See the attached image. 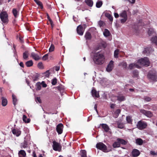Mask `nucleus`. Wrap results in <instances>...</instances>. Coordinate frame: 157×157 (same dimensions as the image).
I'll use <instances>...</instances> for the list:
<instances>
[{"label": "nucleus", "instance_id": "obj_1", "mask_svg": "<svg viewBox=\"0 0 157 157\" xmlns=\"http://www.w3.org/2000/svg\"><path fill=\"white\" fill-rule=\"evenodd\" d=\"M105 57L104 54L100 52L95 53L93 56V59L94 63L97 64L101 65L105 61Z\"/></svg>", "mask_w": 157, "mask_h": 157}, {"label": "nucleus", "instance_id": "obj_2", "mask_svg": "<svg viewBox=\"0 0 157 157\" xmlns=\"http://www.w3.org/2000/svg\"><path fill=\"white\" fill-rule=\"evenodd\" d=\"M148 78L150 80L153 81H157V74L155 71H150L147 75Z\"/></svg>", "mask_w": 157, "mask_h": 157}, {"label": "nucleus", "instance_id": "obj_3", "mask_svg": "<svg viewBox=\"0 0 157 157\" xmlns=\"http://www.w3.org/2000/svg\"><path fill=\"white\" fill-rule=\"evenodd\" d=\"M0 18L4 23H7L8 22V15L6 11H2L0 14Z\"/></svg>", "mask_w": 157, "mask_h": 157}, {"label": "nucleus", "instance_id": "obj_4", "mask_svg": "<svg viewBox=\"0 0 157 157\" xmlns=\"http://www.w3.org/2000/svg\"><path fill=\"white\" fill-rule=\"evenodd\" d=\"M137 63L145 67L149 66L150 63L147 57H144L139 59Z\"/></svg>", "mask_w": 157, "mask_h": 157}, {"label": "nucleus", "instance_id": "obj_5", "mask_svg": "<svg viewBox=\"0 0 157 157\" xmlns=\"http://www.w3.org/2000/svg\"><path fill=\"white\" fill-rule=\"evenodd\" d=\"M97 148L105 152H108L107 147L106 145L102 142H99L96 145Z\"/></svg>", "mask_w": 157, "mask_h": 157}, {"label": "nucleus", "instance_id": "obj_6", "mask_svg": "<svg viewBox=\"0 0 157 157\" xmlns=\"http://www.w3.org/2000/svg\"><path fill=\"white\" fill-rule=\"evenodd\" d=\"M120 17L123 18L120 21L121 23L123 24L126 22L128 19V16L126 11H123L120 14Z\"/></svg>", "mask_w": 157, "mask_h": 157}, {"label": "nucleus", "instance_id": "obj_7", "mask_svg": "<svg viewBox=\"0 0 157 157\" xmlns=\"http://www.w3.org/2000/svg\"><path fill=\"white\" fill-rule=\"evenodd\" d=\"M136 126L139 129L142 130L146 127L147 124L146 122L141 120L138 122Z\"/></svg>", "mask_w": 157, "mask_h": 157}, {"label": "nucleus", "instance_id": "obj_8", "mask_svg": "<svg viewBox=\"0 0 157 157\" xmlns=\"http://www.w3.org/2000/svg\"><path fill=\"white\" fill-rule=\"evenodd\" d=\"M53 148L55 151H60L61 148V146L59 143L55 141L53 142Z\"/></svg>", "mask_w": 157, "mask_h": 157}, {"label": "nucleus", "instance_id": "obj_9", "mask_svg": "<svg viewBox=\"0 0 157 157\" xmlns=\"http://www.w3.org/2000/svg\"><path fill=\"white\" fill-rule=\"evenodd\" d=\"M140 112L145 115L147 117L151 118L153 116V114L149 111L145 110L144 109H141Z\"/></svg>", "mask_w": 157, "mask_h": 157}, {"label": "nucleus", "instance_id": "obj_10", "mask_svg": "<svg viewBox=\"0 0 157 157\" xmlns=\"http://www.w3.org/2000/svg\"><path fill=\"white\" fill-rule=\"evenodd\" d=\"M63 128V125L62 123L59 124L57 125L56 130L59 134H60L62 133Z\"/></svg>", "mask_w": 157, "mask_h": 157}, {"label": "nucleus", "instance_id": "obj_11", "mask_svg": "<svg viewBox=\"0 0 157 157\" xmlns=\"http://www.w3.org/2000/svg\"><path fill=\"white\" fill-rule=\"evenodd\" d=\"M84 29L81 25H79L77 28V33L80 35H82L84 31Z\"/></svg>", "mask_w": 157, "mask_h": 157}, {"label": "nucleus", "instance_id": "obj_12", "mask_svg": "<svg viewBox=\"0 0 157 157\" xmlns=\"http://www.w3.org/2000/svg\"><path fill=\"white\" fill-rule=\"evenodd\" d=\"M113 61L112 60L110 61L106 68L107 71L109 72L112 71L113 67Z\"/></svg>", "mask_w": 157, "mask_h": 157}, {"label": "nucleus", "instance_id": "obj_13", "mask_svg": "<svg viewBox=\"0 0 157 157\" xmlns=\"http://www.w3.org/2000/svg\"><path fill=\"white\" fill-rule=\"evenodd\" d=\"M117 124V127L118 128L121 129L124 128V125L123 123L122 122L121 120H119L116 121Z\"/></svg>", "mask_w": 157, "mask_h": 157}, {"label": "nucleus", "instance_id": "obj_14", "mask_svg": "<svg viewBox=\"0 0 157 157\" xmlns=\"http://www.w3.org/2000/svg\"><path fill=\"white\" fill-rule=\"evenodd\" d=\"M132 153L133 157H136L140 154V152L139 150L134 149L132 151Z\"/></svg>", "mask_w": 157, "mask_h": 157}, {"label": "nucleus", "instance_id": "obj_15", "mask_svg": "<svg viewBox=\"0 0 157 157\" xmlns=\"http://www.w3.org/2000/svg\"><path fill=\"white\" fill-rule=\"evenodd\" d=\"M13 133L17 136H19L21 133V131L17 128H14L12 130Z\"/></svg>", "mask_w": 157, "mask_h": 157}, {"label": "nucleus", "instance_id": "obj_16", "mask_svg": "<svg viewBox=\"0 0 157 157\" xmlns=\"http://www.w3.org/2000/svg\"><path fill=\"white\" fill-rule=\"evenodd\" d=\"M135 67L140 68H141V67L137 63H131L129 65L128 68L130 70L134 69Z\"/></svg>", "mask_w": 157, "mask_h": 157}, {"label": "nucleus", "instance_id": "obj_17", "mask_svg": "<svg viewBox=\"0 0 157 157\" xmlns=\"http://www.w3.org/2000/svg\"><path fill=\"white\" fill-rule=\"evenodd\" d=\"M153 51V49L151 48H147L144 49L143 52L144 54H146V56H148L151 52Z\"/></svg>", "mask_w": 157, "mask_h": 157}, {"label": "nucleus", "instance_id": "obj_18", "mask_svg": "<svg viewBox=\"0 0 157 157\" xmlns=\"http://www.w3.org/2000/svg\"><path fill=\"white\" fill-rule=\"evenodd\" d=\"M91 94L94 97L98 98L99 97V94L95 89H92L91 90Z\"/></svg>", "mask_w": 157, "mask_h": 157}, {"label": "nucleus", "instance_id": "obj_19", "mask_svg": "<svg viewBox=\"0 0 157 157\" xmlns=\"http://www.w3.org/2000/svg\"><path fill=\"white\" fill-rule=\"evenodd\" d=\"M31 56L33 59L36 60H38L40 59L39 56L33 52L31 53Z\"/></svg>", "mask_w": 157, "mask_h": 157}, {"label": "nucleus", "instance_id": "obj_20", "mask_svg": "<svg viewBox=\"0 0 157 157\" xmlns=\"http://www.w3.org/2000/svg\"><path fill=\"white\" fill-rule=\"evenodd\" d=\"M100 126H101L102 128L103 129L104 131L106 132H108L109 128L108 125L106 124H100Z\"/></svg>", "mask_w": 157, "mask_h": 157}, {"label": "nucleus", "instance_id": "obj_21", "mask_svg": "<svg viewBox=\"0 0 157 157\" xmlns=\"http://www.w3.org/2000/svg\"><path fill=\"white\" fill-rule=\"evenodd\" d=\"M117 100L120 102L125 101L126 99L125 97L122 95H119L116 96Z\"/></svg>", "mask_w": 157, "mask_h": 157}, {"label": "nucleus", "instance_id": "obj_22", "mask_svg": "<svg viewBox=\"0 0 157 157\" xmlns=\"http://www.w3.org/2000/svg\"><path fill=\"white\" fill-rule=\"evenodd\" d=\"M85 2L89 7H92L93 6L94 2L92 0H85Z\"/></svg>", "mask_w": 157, "mask_h": 157}, {"label": "nucleus", "instance_id": "obj_23", "mask_svg": "<svg viewBox=\"0 0 157 157\" xmlns=\"http://www.w3.org/2000/svg\"><path fill=\"white\" fill-rule=\"evenodd\" d=\"M19 157H25L26 155V153L25 151L24 150H21L18 152Z\"/></svg>", "mask_w": 157, "mask_h": 157}, {"label": "nucleus", "instance_id": "obj_24", "mask_svg": "<svg viewBox=\"0 0 157 157\" xmlns=\"http://www.w3.org/2000/svg\"><path fill=\"white\" fill-rule=\"evenodd\" d=\"M2 99V106H5L7 104V100L6 98H4V97H2L1 98Z\"/></svg>", "mask_w": 157, "mask_h": 157}, {"label": "nucleus", "instance_id": "obj_25", "mask_svg": "<svg viewBox=\"0 0 157 157\" xmlns=\"http://www.w3.org/2000/svg\"><path fill=\"white\" fill-rule=\"evenodd\" d=\"M117 141H119L120 144H121L123 145H125L127 143V141H125V140L121 138H118L117 139Z\"/></svg>", "mask_w": 157, "mask_h": 157}, {"label": "nucleus", "instance_id": "obj_26", "mask_svg": "<svg viewBox=\"0 0 157 157\" xmlns=\"http://www.w3.org/2000/svg\"><path fill=\"white\" fill-rule=\"evenodd\" d=\"M85 37L86 40H90L91 38V35L89 32H86L85 36Z\"/></svg>", "mask_w": 157, "mask_h": 157}, {"label": "nucleus", "instance_id": "obj_27", "mask_svg": "<svg viewBox=\"0 0 157 157\" xmlns=\"http://www.w3.org/2000/svg\"><path fill=\"white\" fill-rule=\"evenodd\" d=\"M121 145L119 142L118 141L115 142L113 144V147L114 148L119 147H120Z\"/></svg>", "mask_w": 157, "mask_h": 157}, {"label": "nucleus", "instance_id": "obj_28", "mask_svg": "<svg viewBox=\"0 0 157 157\" xmlns=\"http://www.w3.org/2000/svg\"><path fill=\"white\" fill-rule=\"evenodd\" d=\"M103 35L105 37H108L110 35V33L108 29H105L103 32Z\"/></svg>", "mask_w": 157, "mask_h": 157}, {"label": "nucleus", "instance_id": "obj_29", "mask_svg": "<svg viewBox=\"0 0 157 157\" xmlns=\"http://www.w3.org/2000/svg\"><path fill=\"white\" fill-rule=\"evenodd\" d=\"M143 140L141 138H138L136 140V144L139 145H142L143 144Z\"/></svg>", "mask_w": 157, "mask_h": 157}, {"label": "nucleus", "instance_id": "obj_30", "mask_svg": "<svg viewBox=\"0 0 157 157\" xmlns=\"http://www.w3.org/2000/svg\"><path fill=\"white\" fill-rule=\"evenodd\" d=\"M22 119L23 121L25 123H29L30 121V119L29 118H27L26 116L25 115H23Z\"/></svg>", "mask_w": 157, "mask_h": 157}, {"label": "nucleus", "instance_id": "obj_31", "mask_svg": "<svg viewBox=\"0 0 157 157\" xmlns=\"http://www.w3.org/2000/svg\"><path fill=\"white\" fill-rule=\"evenodd\" d=\"M103 4L102 2L100 0H98L96 3V6L98 8L101 7Z\"/></svg>", "mask_w": 157, "mask_h": 157}, {"label": "nucleus", "instance_id": "obj_32", "mask_svg": "<svg viewBox=\"0 0 157 157\" xmlns=\"http://www.w3.org/2000/svg\"><path fill=\"white\" fill-rule=\"evenodd\" d=\"M151 40L152 43L155 44L157 45V36H155L152 37Z\"/></svg>", "mask_w": 157, "mask_h": 157}, {"label": "nucleus", "instance_id": "obj_33", "mask_svg": "<svg viewBox=\"0 0 157 157\" xmlns=\"http://www.w3.org/2000/svg\"><path fill=\"white\" fill-rule=\"evenodd\" d=\"M12 13L15 17H17L18 15V11H17L16 9L13 8L12 10Z\"/></svg>", "mask_w": 157, "mask_h": 157}, {"label": "nucleus", "instance_id": "obj_34", "mask_svg": "<svg viewBox=\"0 0 157 157\" xmlns=\"http://www.w3.org/2000/svg\"><path fill=\"white\" fill-rule=\"evenodd\" d=\"M105 16L106 17L108 18L110 21H113V17L111 16V14L109 13H106L105 14Z\"/></svg>", "mask_w": 157, "mask_h": 157}, {"label": "nucleus", "instance_id": "obj_35", "mask_svg": "<svg viewBox=\"0 0 157 157\" xmlns=\"http://www.w3.org/2000/svg\"><path fill=\"white\" fill-rule=\"evenodd\" d=\"M121 113V110L120 109H117L114 112V117L115 118H117L119 114Z\"/></svg>", "mask_w": 157, "mask_h": 157}, {"label": "nucleus", "instance_id": "obj_36", "mask_svg": "<svg viewBox=\"0 0 157 157\" xmlns=\"http://www.w3.org/2000/svg\"><path fill=\"white\" fill-rule=\"evenodd\" d=\"M33 63L32 60H30L26 62L25 63V65L27 67H30L33 66Z\"/></svg>", "mask_w": 157, "mask_h": 157}, {"label": "nucleus", "instance_id": "obj_37", "mask_svg": "<svg viewBox=\"0 0 157 157\" xmlns=\"http://www.w3.org/2000/svg\"><path fill=\"white\" fill-rule=\"evenodd\" d=\"M119 66H122L124 68L126 69L127 67V63L126 62L123 61L120 63Z\"/></svg>", "mask_w": 157, "mask_h": 157}, {"label": "nucleus", "instance_id": "obj_38", "mask_svg": "<svg viewBox=\"0 0 157 157\" xmlns=\"http://www.w3.org/2000/svg\"><path fill=\"white\" fill-rule=\"evenodd\" d=\"M28 52L25 51L23 53V58L25 59H26L28 57Z\"/></svg>", "mask_w": 157, "mask_h": 157}, {"label": "nucleus", "instance_id": "obj_39", "mask_svg": "<svg viewBox=\"0 0 157 157\" xmlns=\"http://www.w3.org/2000/svg\"><path fill=\"white\" fill-rule=\"evenodd\" d=\"M12 99L13 104L15 106L17 104V99L16 98V96L14 95H12Z\"/></svg>", "mask_w": 157, "mask_h": 157}, {"label": "nucleus", "instance_id": "obj_40", "mask_svg": "<svg viewBox=\"0 0 157 157\" xmlns=\"http://www.w3.org/2000/svg\"><path fill=\"white\" fill-rule=\"evenodd\" d=\"M36 89L37 90H40L41 89V83L40 82H37L36 85Z\"/></svg>", "mask_w": 157, "mask_h": 157}, {"label": "nucleus", "instance_id": "obj_41", "mask_svg": "<svg viewBox=\"0 0 157 157\" xmlns=\"http://www.w3.org/2000/svg\"><path fill=\"white\" fill-rule=\"evenodd\" d=\"M81 157H87L86 152L85 150H82L81 151Z\"/></svg>", "mask_w": 157, "mask_h": 157}, {"label": "nucleus", "instance_id": "obj_42", "mask_svg": "<svg viewBox=\"0 0 157 157\" xmlns=\"http://www.w3.org/2000/svg\"><path fill=\"white\" fill-rule=\"evenodd\" d=\"M133 77L134 78H137L138 75V72L137 70H134L133 72Z\"/></svg>", "mask_w": 157, "mask_h": 157}, {"label": "nucleus", "instance_id": "obj_43", "mask_svg": "<svg viewBox=\"0 0 157 157\" xmlns=\"http://www.w3.org/2000/svg\"><path fill=\"white\" fill-rule=\"evenodd\" d=\"M27 145L28 144L27 142L26 141H25L23 143L21 144V147L25 148L27 147Z\"/></svg>", "mask_w": 157, "mask_h": 157}, {"label": "nucleus", "instance_id": "obj_44", "mask_svg": "<svg viewBox=\"0 0 157 157\" xmlns=\"http://www.w3.org/2000/svg\"><path fill=\"white\" fill-rule=\"evenodd\" d=\"M126 121L128 123L130 124L132 122V120L131 119V117L129 116H128L126 117Z\"/></svg>", "mask_w": 157, "mask_h": 157}, {"label": "nucleus", "instance_id": "obj_45", "mask_svg": "<svg viewBox=\"0 0 157 157\" xmlns=\"http://www.w3.org/2000/svg\"><path fill=\"white\" fill-rule=\"evenodd\" d=\"M55 47L53 44H51V46L49 48V52H52L54 50Z\"/></svg>", "mask_w": 157, "mask_h": 157}, {"label": "nucleus", "instance_id": "obj_46", "mask_svg": "<svg viewBox=\"0 0 157 157\" xmlns=\"http://www.w3.org/2000/svg\"><path fill=\"white\" fill-rule=\"evenodd\" d=\"M119 50L118 49L116 50L114 52V56L115 58H117L118 57V54Z\"/></svg>", "mask_w": 157, "mask_h": 157}, {"label": "nucleus", "instance_id": "obj_47", "mask_svg": "<svg viewBox=\"0 0 157 157\" xmlns=\"http://www.w3.org/2000/svg\"><path fill=\"white\" fill-rule=\"evenodd\" d=\"M154 32V30L152 29H149L148 31V33L149 36H150Z\"/></svg>", "mask_w": 157, "mask_h": 157}, {"label": "nucleus", "instance_id": "obj_48", "mask_svg": "<svg viewBox=\"0 0 157 157\" xmlns=\"http://www.w3.org/2000/svg\"><path fill=\"white\" fill-rule=\"evenodd\" d=\"M57 79L56 78H54L52 80V84L53 85H55L57 83Z\"/></svg>", "mask_w": 157, "mask_h": 157}, {"label": "nucleus", "instance_id": "obj_49", "mask_svg": "<svg viewBox=\"0 0 157 157\" xmlns=\"http://www.w3.org/2000/svg\"><path fill=\"white\" fill-rule=\"evenodd\" d=\"M36 4L40 7L41 9H43V4L41 2L39 1Z\"/></svg>", "mask_w": 157, "mask_h": 157}, {"label": "nucleus", "instance_id": "obj_50", "mask_svg": "<svg viewBox=\"0 0 157 157\" xmlns=\"http://www.w3.org/2000/svg\"><path fill=\"white\" fill-rule=\"evenodd\" d=\"M144 99L145 101H150L151 100V98L147 96H145L144 97Z\"/></svg>", "mask_w": 157, "mask_h": 157}, {"label": "nucleus", "instance_id": "obj_51", "mask_svg": "<svg viewBox=\"0 0 157 157\" xmlns=\"http://www.w3.org/2000/svg\"><path fill=\"white\" fill-rule=\"evenodd\" d=\"M38 67L39 68L42 69L43 68V64L42 63L40 62L38 64Z\"/></svg>", "mask_w": 157, "mask_h": 157}, {"label": "nucleus", "instance_id": "obj_52", "mask_svg": "<svg viewBox=\"0 0 157 157\" xmlns=\"http://www.w3.org/2000/svg\"><path fill=\"white\" fill-rule=\"evenodd\" d=\"M48 54H46L44 56H43L42 57V60H46L48 58Z\"/></svg>", "mask_w": 157, "mask_h": 157}, {"label": "nucleus", "instance_id": "obj_53", "mask_svg": "<svg viewBox=\"0 0 157 157\" xmlns=\"http://www.w3.org/2000/svg\"><path fill=\"white\" fill-rule=\"evenodd\" d=\"M57 89L58 90L60 91L62 90H63V86H59L58 87H57Z\"/></svg>", "mask_w": 157, "mask_h": 157}, {"label": "nucleus", "instance_id": "obj_54", "mask_svg": "<svg viewBox=\"0 0 157 157\" xmlns=\"http://www.w3.org/2000/svg\"><path fill=\"white\" fill-rule=\"evenodd\" d=\"M104 24V22L102 21H100L98 22V24L99 26L101 27Z\"/></svg>", "mask_w": 157, "mask_h": 157}, {"label": "nucleus", "instance_id": "obj_55", "mask_svg": "<svg viewBox=\"0 0 157 157\" xmlns=\"http://www.w3.org/2000/svg\"><path fill=\"white\" fill-rule=\"evenodd\" d=\"M36 101L38 102L39 103H41V100L39 97H37L36 98Z\"/></svg>", "mask_w": 157, "mask_h": 157}, {"label": "nucleus", "instance_id": "obj_56", "mask_svg": "<svg viewBox=\"0 0 157 157\" xmlns=\"http://www.w3.org/2000/svg\"><path fill=\"white\" fill-rule=\"evenodd\" d=\"M150 154L153 155H157V153L155 152L154 151H151L150 152Z\"/></svg>", "mask_w": 157, "mask_h": 157}, {"label": "nucleus", "instance_id": "obj_57", "mask_svg": "<svg viewBox=\"0 0 157 157\" xmlns=\"http://www.w3.org/2000/svg\"><path fill=\"white\" fill-rule=\"evenodd\" d=\"M42 86L44 87H46L47 86V84L45 83L44 81H42L41 83Z\"/></svg>", "mask_w": 157, "mask_h": 157}, {"label": "nucleus", "instance_id": "obj_58", "mask_svg": "<svg viewBox=\"0 0 157 157\" xmlns=\"http://www.w3.org/2000/svg\"><path fill=\"white\" fill-rule=\"evenodd\" d=\"M46 75V76L47 77H48L50 75V73L49 72V70H47L45 72Z\"/></svg>", "mask_w": 157, "mask_h": 157}, {"label": "nucleus", "instance_id": "obj_59", "mask_svg": "<svg viewBox=\"0 0 157 157\" xmlns=\"http://www.w3.org/2000/svg\"><path fill=\"white\" fill-rule=\"evenodd\" d=\"M116 105V104H114L112 103L110 104V107L111 109H114Z\"/></svg>", "mask_w": 157, "mask_h": 157}, {"label": "nucleus", "instance_id": "obj_60", "mask_svg": "<svg viewBox=\"0 0 157 157\" xmlns=\"http://www.w3.org/2000/svg\"><path fill=\"white\" fill-rule=\"evenodd\" d=\"M51 26L52 28L53 27V26H54V24H53V22L52 21H49Z\"/></svg>", "mask_w": 157, "mask_h": 157}, {"label": "nucleus", "instance_id": "obj_61", "mask_svg": "<svg viewBox=\"0 0 157 157\" xmlns=\"http://www.w3.org/2000/svg\"><path fill=\"white\" fill-rule=\"evenodd\" d=\"M46 15H47V18L48 19L49 21H50V20H51V21H52V20L50 18V17L49 16V15H48V13H46Z\"/></svg>", "mask_w": 157, "mask_h": 157}, {"label": "nucleus", "instance_id": "obj_62", "mask_svg": "<svg viewBox=\"0 0 157 157\" xmlns=\"http://www.w3.org/2000/svg\"><path fill=\"white\" fill-rule=\"evenodd\" d=\"M19 40L21 42L23 43V38L22 37L20 36L19 37Z\"/></svg>", "mask_w": 157, "mask_h": 157}, {"label": "nucleus", "instance_id": "obj_63", "mask_svg": "<svg viewBox=\"0 0 157 157\" xmlns=\"http://www.w3.org/2000/svg\"><path fill=\"white\" fill-rule=\"evenodd\" d=\"M32 155L33 157H37L36 155V152L35 151H33V152Z\"/></svg>", "mask_w": 157, "mask_h": 157}, {"label": "nucleus", "instance_id": "obj_64", "mask_svg": "<svg viewBox=\"0 0 157 157\" xmlns=\"http://www.w3.org/2000/svg\"><path fill=\"white\" fill-rule=\"evenodd\" d=\"M115 17L116 18L118 17L119 16L118 14L117 13H115L114 14Z\"/></svg>", "mask_w": 157, "mask_h": 157}]
</instances>
